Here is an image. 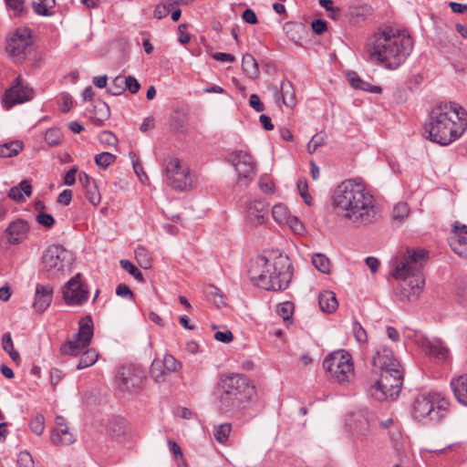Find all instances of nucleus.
<instances>
[{"instance_id": "obj_11", "label": "nucleus", "mask_w": 467, "mask_h": 467, "mask_svg": "<svg viewBox=\"0 0 467 467\" xmlns=\"http://www.w3.org/2000/svg\"><path fill=\"white\" fill-rule=\"evenodd\" d=\"M71 264L70 252L59 244L48 246L42 255V269L52 277L63 274Z\"/></svg>"}, {"instance_id": "obj_35", "label": "nucleus", "mask_w": 467, "mask_h": 467, "mask_svg": "<svg viewBox=\"0 0 467 467\" xmlns=\"http://www.w3.org/2000/svg\"><path fill=\"white\" fill-rule=\"evenodd\" d=\"M312 263L314 266L321 273L328 274L330 272L331 263L325 254H315L312 258Z\"/></svg>"}, {"instance_id": "obj_60", "label": "nucleus", "mask_w": 467, "mask_h": 467, "mask_svg": "<svg viewBox=\"0 0 467 467\" xmlns=\"http://www.w3.org/2000/svg\"><path fill=\"white\" fill-rule=\"evenodd\" d=\"M116 294L119 296L134 299V294L126 284H119L116 288Z\"/></svg>"}, {"instance_id": "obj_22", "label": "nucleus", "mask_w": 467, "mask_h": 467, "mask_svg": "<svg viewBox=\"0 0 467 467\" xmlns=\"http://www.w3.org/2000/svg\"><path fill=\"white\" fill-rule=\"evenodd\" d=\"M28 224L25 220L19 219L12 222L5 231V235L10 244H18L27 235Z\"/></svg>"}, {"instance_id": "obj_45", "label": "nucleus", "mask_w": 467, "mask_h": 467, "mask_svg": "<svg viewBox=\"0 0 467 467\" xmlns=\"http://www.w3.org/2000/svg\"><path fill=\"white\" fill-rule=\"evenodd\" d=\"M121 267L139 281L143 280L142 273L129 260L122 259L119 262Z\"/></svg>"}, {"instance_id": "obj_46", "label": "nucleus", "mask_w": 467, "mask_h": 467, "mask_svg": "<svg viewBox=\"0 0 467 467\" xmlns=\"http://www.w3.org/2000/svg\"><path fill=\"white\" fill-rule=\"evenodd\" d=\"M130 158H131L132 166H133V170H134L135 173L140 178V180L142 182H144L145 181L148 180V176H147V174L143 171V167H142V164L140 161L139 157L136 156V154L130 152Z\"/></svg>"}, {"instance_id": "obj_2", "label": "nucleus", "mask_w": 467, "mask_h": 467, "mask_svg": "<svg viewBox=\"0 0 467 467\" xmlns=\"http://www.w3.org/2000/svg\"><path fill=\"white\" fill-rule=\"evenodd\" d=\"M411 46L410 36L392 27H385L368 39L365 50L370 61L389 69H396L404 62Z\"/></svg>"}, {"instance_id": "obj_25", "label": "nucleus", "mask_w": 467, "mask_h": 467, "mask_svg": "<svg viewBox=\"0 0 467 467\" xmlns=\"http://www.w3.org/2000/svg\"><path fill=\"white\" fill-rule=\"evenodd\" d=\"M318 304L320 310L331 314L337 309L338 303L336 294L332 291H323L319 294Z\"/></svg>"}, {"instance_id": "obj_39", "label": "nucleus", "mask_w": 467, "mask_h": 467, "mask_svg": "<svg viewBox=\"0 0 467 467\" xmlns=\"http://www.w3.org/2000/svg\"><path fill=\"white\" fill-rule=\"evenodd\" d=\"M2 345L5 351H6L13 361H18L19 360V353L14 349L13 340L11 337L10 333H5L3 335L2 337Z\"/></svg>"}, {"instance_id": "obj_1", "label": "nucleus", "mask_w": 467, "mask_h": 467, "mask_svg": "<svg viewBox=\"0 0 467 467\" xmlns=\"http://www.w3.org/2000/svg\"><path fill=\"white\" fill-rule=\"evenodd\" d=\"M333 204L339 216L358 227L372 223L379 212L374 196L358 179L346 180L337 185Z\"/></svg>"}, {"instance_id": "obj_55", "label": "nucleus", "mask_w": 467, "mask_h": 467, "mask_svg": "<svg viewBox=\"0 0 467 467\" xmlns=\"http://www.w3.org/2000/svg\"><path fill=\"white\" fill-rule=\"evenodd\" d=\"M18 467H34V461L32 456L27 451H22L18 454L17 458Z\"/></svg>"}, {"instance_id": "obj_9", "label": "nucleus", "mask_w": 467, "mask_h": 467, "mask_svg": "<svg viewBox=\"0 0 467 467\" xmlns=\"http://www.w3.org/2000/svg\"><path fill=\"white\" fill-rule=\"evenodd\" d=\"M323 368L327 377L341 384L349 382L354 378L352 358L345 350H337L327 355L323 361Z\"/></svg>"}, {"instance_id": "obj_24", "label": "nucleus", "mask_w": 467, "mask_h": 467, "mask_svg": "<svg viewBox=\"0 0 467 467\" xmlns=\"http://www.w3.org/2000/svg\"><path fill=\"white\" fill-rule=\"evenodd\" d=\"M451 386L457 400L467 406V375H461L453 379Z\"/></svg>"}, {"instance_id": "obj_31", "label": "nucleus", "mask_w": 467, "mask_h": 467, "mask_svg": "<svg viewBox=\"0 0 467 467\" xmlns=\"http://www.w3.org/2000/svg\"><path fill=\"white\" fill-rule=\"evenodd\" d=\"M23 149L21 141H11L0 145V157L1 158H11L17 155Z\"/></svg>"}, {"instance_id": "obj_17", "label": "nucleus", "mask_w": 467, "mask_h": 467, "mask_svg": "<svg viewBox=\"0 0 467 467\" xmlns=\"http://www.w3.org/2000/svg\"><path fill=\"white\" fill-rule=\"evenodd\" d=\"M63 298L68 306H81L88 298V291L83 287L81 275L78 274L63 287Z\"/></svg>"}, {"instance_id": "obj_64", "label": "nucleus", "mask_w": 467, "mask_h": 467, "mask_svg": "<svg viewBox=\"0 0 467 467\" xmlns=\"http://www.w3.org/2000/svg\"><path fill=\"white\" fill-rule=\"evenodd\" d=\"M313 31L317 35H322L327 28V22L322 19H316L311 24Z\"/></svg>"}, {"instance_id": "obj_48", "label": "nucleus", "mask_w": 467, "mask_h": 467, "mask_svg": "<svg viewBox=\"0 0 467 467\" xmlns=\"http://www.w3.org/2000/svg\"><path fill=\"white\" fill-rule=\"evenodd\" d=\"M326 142L325 136L322 134H315L310 141L307 143L306 150L308 153H314L320 146Z\"/></svg>"}, {"instance_id": "obj_8", "label": "nucleus", "mask_w": 467, "mask_h": 467, "mask_svg": "<svg viewBox=\"0 0 467 467\" xmlns=\"http://www.w3.org/2000/svg\"><path fill=\"white\" fill-rule=\"evenodd\" d=\"M449 402L440 393L431 392L418 396L413 404V415L418 420L429 418L439 421L444 417Z\"/></svg>"}, {"instance_id": "obj_6", "label": "nucleus", "mask_w": 467, "mask_h": 467, "mask_svg": "<svg viewBox=\"0 0 467 467\" xmlns=\"http://www.w3.org/2000/svg\"><path fill=\"white\" fill-rule=\"evenodd\" d=\"M428 257V253L423 249L407 250V255L397 264L393 276L403 279L401 285L400 299L409 302L419 298L425 285V279L421 269Z\"/></svg>"}, {"instance_id": "obj_15", "label": "nucleus", "mask_w": 467, "mask_h": 467, "mask_svg": "<svg viewBox=\"0 0 467 467\" xmlns=\"http://www.w3.org/2000/svg\"><path fill=\"white\" fill-rule=\"evenodd\" d=\"M34 98L32 88L24 84L21 77H17L13 85L6 89L3 99L4 106L6 109H11L16 104H21L31 100Z\"/></svg>"}, {"instance_id": "obj_43", "label": "nucleus", "mask_w": 467, "mask_h": 467, "mask_svg": "<svg viewBox=\"0 0 467 467\" xmlns=\"http://www.w3.org/2000/svg\"><path fill=\"white\" fill-rule=\"evenodd\" d=\"M30 429L36 435L43 434L45 431V418L42 414H36L31 419Z\"/></svg>"}, {"instance_id": "obj_59", "label": "nucleus", "mask_w": 467, "mask_h": 467, "mask_svg": "<svg viewBox=\"0 0 467 467\" xmlns=\"http://www.w3.org/2000/svg\"><path fill=\"white\" fill-rule=\"evenodd\" d=\"M297 188H298L300 195L304 199L305 202L307 205H311L312 204V197L308 194L306 182V181H299L297 182Z\"/></svg>"}, {"instance_id": "obj_26", "label": "nucleus", "mask_w": 467, "mask_h": 467, "mask_svg": "<svg viewBox=\"0 0 467 467\" xmlns=\"http://www.w3.org/2000/svg\"><path fill=\"white\" fill-rule=\"evenodd\" d=\"M32 194V186L27 180L22 181L18 185L13 186L8 192V197L16 202H22L25 197Z\"/></svg>"}, {"instance_id": "obj_62", "label": "nucleus", "mask_w": 467, "mask_h": 467, "mask_svg": "<svg viewBox=\"0 0 467 467\" xmlns=\"http://www.w3.org/2000/svg\"><path fill=\"white\" fill-rule=\"evenodd\" d=\"M179 30V42L182 45L188 44L191 40V35L186 31L187 30V25L186 24H181L178 27Z\"/></svg>"}, {"instance_id": "obj_27", "label": "nucleus", "mask_w": 467, "mask_h": 467, "mask_svg": "<svg viewBox=\"0 0 467 467\" xmlns=\"http://www.w3.org/2000/svg\"><path fill=\"white\" fill-rule=\"evenodd\" d=\"M280 92L283 103L289 108H293L296 104L295 89L290 81L281 83Z\"/></svg>"}, {"instance_id": "obj_63", "label": "nucleus", "mask_w": 467, "mask_h": 467, "mask_svg": "<svg viewBox=\"0 0 467 467\" xmlns=\"http://www.w3.org/2000/svg\"><path fill=\"white\" fill-rule=\"evenodd\" d=\"M214 338L223 343H229L234 339V335L230 330L218 331L214 334Z\"/></svg>"}, {"instance_id": "obj_7", "label": "nucleus", "mask_w": 467, "mask_h": 467, "mask_svg": "<svg viewBox=\"0 0 467 467\" xmlns=\"http://www.w3.org/2000/svg\"><path fill=\"white\" fill-rule=\"evenodd\" d=\"M249 383L240 374L221 376L217 384L218 409L222 412H229L245 400L248 397Z\"/></svg>"}, {"instance_id": "obj_19", "label": "nucleus", "mask_w": 467, "mask_h": 467, "mask_svg": "<svg viewBox=\"0 0 467 467\" xmlns=\"http://www.w3.org/2000/svg\"><path fill=\"white\" fill-rule=\"evenodd\" d=\"M372 422L373 417L368 413L355 412L349 416L347 424L354 436L355 441L363 442L366 440Z\"/></svg>"}, {"instance_id": "obj_30", "label": "nucleus", "mask_w": 467, "mask_h": 467, "mask_svg": "<svg viewBox=\"0 0 467 467\" xmlns=\"http://www.w3.org/2000/svg\"><path fill=\"white\" fill-rule=\"evenodd\" d=\"M168 374L169 373L161 362V359H154L152 361L150 368V376L155 382H164Z\"/></svg>"}, {"instance_id": "obj_61", "label": "nucleus", "mask_w": 467, "mask_h": 467, "mask_svg": "<svg viewBox=\"0 0 467 467\" xmlns=\"http://www.w3.org/2000/svg\"><path fill=\"white\" fill-rule=\"evenodd\" d=\"M249 105L257 112L265 110V105L256 94H252L249 99Z\"/></svg>"}, {"instance_id": "obj_38", "label": "nucleus", "mask_w": 467, "mask_h": 467, "mask_svg": "<svg viewBox=\"0 0 467 467\" xmlns=\"http://www.w3.org/2000/svg\"><path fill=\"white\" fill-rule=\"evenodd\" d=\"M232 431V425L230 423H223L214 428L213 436L215 440L221 443L225 442Z\"/></svg>"}, {"instance_id": "obj_34", "label": "nucleus", "mask_w": 467, "mask_h": 467, "mask_svg": "<svg viewBox=\"0 0 467 467\" xmlns=\"http://www.w3.org/2000/svg\"><path fill=\"white\" fill-rule=\"evenodd\" d=\"M98 357L99 355L95 349H87L86 351L83 352L78 362V365L77 366V368L82 369L92 366L98 360Z\"/></svg>"}, {"instance_id": "obj_21", "label": "nucleus", "mask_w": 467, "mask_h": 467, "mask_svg": "<svg viewBox=\"0 0 467 467\" xmlns=\"http://www.w3.org/2000/svg\"><path fill=\"white\" fill-rule=\"evenodd\" d=\"M54 288L51 285L36 284L32 307L38 314L44 313L51 305Z\"/></svg>"}, {"instance_id": "obj_56", "label": "nucleus", "mask_w": 467, "mask_h": 467, "mask_svg": "<svg viewBox=\"0 0 467 467\" xmlns=\"http://www.w3.org/2000/svg\"><path fill=\"white\" fill-rule=\"evenodd\" d=\"M208 295L217 306L224 305V300L219 288L211 285Z\"/></svg>"}, {"instance_id": "obj_51", "label": "nucleus", "mask_w": 467, "mask_h": 467, "mask_svg": "<svg viewBox=\"0 0 467 467\" xmlns=\"http://www.w3.org/2000/svg\"><path fill=\"white\" fill-rule=\"evenodd\" d=\"M85 191L87 199L93 205H98L100 202V194L96 184L91 185L88 188H86Z\"/></svg>"}, {"instance_id": "obj_52", "label": "nucleus", "mask_w": 467, "mask_h": 467, "mask_svg": "<svg viewBox=\"0 0 467 467\" xmlns=\"http://www.w3.org/2000/svg\"><path fill=\"white\" fill-rule=\"evenodd\" d=\"M353 334L357 339V341L360 343L367 342L368 336L366 330L357 321H354L352 324Z\"/></svg>"}, {"instance_id": "obj_10", "label": "nucleus", "mask_w": 467, "mask_h": 467, "mask_svg": "<svg viewBox=\"0 0 467 467\" xmlns=\"http://www.w3.org/2000/svg\"><path fill=\"white\" fill-rule=\"evenodd\" d=\"M78 325V332L60 346L59 352L62 356L77 357L90 345L94 334L91 317H82Z\"/></svg>"}, {"instance_id": "obj_23", "label": "nucleus", "mask_w": 467, "mask_h": 467, "mask_svg": "<svg viewBox=\"0 0 467 467\" xmlns=\"http://www.w3.org/2000/svg\"><path fill=\"white\" fill-rule=\"evenodd\" d=\"M421 348L426 355L439 360H445L448 356V349L439 338H424L421 342Z\"/></svg>"}, {"instance_id": "obj_58", "label": "nucleus", "mask_w": 467, "mask_h": 467, "mask_svg": "<svg viewBox=\"0 0 467 467\" xmlns=\"http://www.w3.org/2000/svg\"><path fill=\"white\" fill-rule=\"evenodd\" d=\"M7 6L12 9L15 15L20 16L24 12V0H5Z\"/></svg>"}, {"instance_id": "obj_4", "label": "nucleus", "mask_w": 467, "mask_h": 467, "mask_svg": "<svg viewBox=\"0 0 467 467\" xmlns=\"http://www.w3.org/2000/svg\"><path fill=\"white\" fill-rule=\"evenodd\" d=\"M249 276L260 288L268 291H282L292 280V264L287 256L279 255L270 260L258 255L251 260Z\"/></svg>"}, {"instance_id": "obj_53", "label": "nucleus", "mask_w": 467, "mask_h": 467, "mask_svg": "<svg viewBox=\"0 0 467 467\" xmlns=\"http://www.w3.org/2000/svg\"><path fill=\"white\" fill-rule=\"evenodd\" d=\"M285 223L288 224L290 229L296 234H301L305 232V226L297 217L290 216Z\"/></svg>"}, {"instance_id": "obj_33", "label": "nucleus", "mask_w": 467, "mask_h": 467, "mask_svg": "<svg viewBox=\"0 0 467 467\" xmlns=\"http://www.w3.org/2000/svg\"><path fill=\"white\" fill-rule=\"evenodd\" d=\"M272 217L277 223L285 224L289 220V211L282 203L275 204L272 209Z\"/></svg>"}, {"instance_id": "obj_18", "label": "nucleus", "mask_w": 467, "mask_h": 467, "mask_svg": "<svg viewBox=\"0 0 467 467\" xmlns=\"http://www.w3.org/2000/svg\"><path fill=\"white\" fill-rule=\"evenodd\" d=\"M269 205L262 199L247 202L245 206L244 222L251 227L265 224L268 220Z\"/></svg>"}, {"instance_id": "obj_14", "label": "nucleus", "mask_w": 467, "mask_h": 467, "mask_svg": "<svg viewBox=\"0 0 467 467\" xmlns=\"http://www.w3.org/2000/svg\"><path fill=\"white\" fill-rule=\"evenodd\" d=\"M230 161L238 174L237 183L246 187L255 174V163L252 155L246 151H238L230 155Z\"/></svg>"}, {"instance_id": "obj_54", "label": "nucleus", "mask_w": 467, "mask_h": 467, "mask_svg": "<svg viewBox=\"0 0 467 467\" xmlns=\"http://www.w3.org/2000/svg\"><path fill=\"white\" fill-rule=\"evenodd\" d=\"M125 81V90L129 89V91L132 94H136L140 88V84L133 76L124 77Z\"/></svg>"}, {"instance_id": "obj_20", "label": "nucleus", "mask_w": 467, "mask_h": 467, "mask_svg": "<svg viewBox=\"0 0 467 467\" xmlns=\"http://www.w3.org/2000/svg\"><path fill=\"white\" fill-rule=\"evenodd\" d=\"M50 441L56 446H68L75 442V436L70 431L64 417H56L55 427L50 434Z\"/></svg>"}, {"instance_id": "obj_40", "label": "nucleus", "mask_w": 467, "mask_h": 467, "mask_svg": "<svg viewBox=\"0 0 467 467\" xmlns=\"http://www.w3.org/2000/svg\"><path fill=\"white\" fill-rule=\"evenodd\" d=\"M115 161H116V156L114 154H112L110 152H107V151L97 154L95 157L96 164L102 169L108 168Z\"/></svg>"}, {"instance_id": "obj_16", "label": "nucleus", "mask_w": 467, "mask_h": 467, "mask_svg": "<svg viewBox=\"0 0 467 467\" xmlns=\"http://www.w3.org/2000/svg\"><path fill=\"white\" fill-rule=\"evenodd\" d=\"M31 43L30 31L26 28H18L6 39L5 50L12 57L22 59Z\"/></svg>"}, {"instance_id": "obj_49", "label": "nucleus", "mask_w": 467, "mask_h": 467, "mask_svg": "<svg viewBox=\"0 0 467 467\" xmlns=\"http://www.w3.org/2000/svg\"><path fill=\"white\" fill-rule=\"evenodd\" d=\"M99 140L102 144L109 147H116L118 143V138L109 130H103L99 135Z\"/></svg>"}, {"instance_id": "obj_28", "label": "nucleus", "mask_w": 467, "mask_h": 467, "mask_svg": "<svg viewBox=\"0 0 467 467\" xmlns=\"http://www.w3.org/2000/svg\"><path fill=\"white\" fill-rule=\"evenodd\" d=\"M242 67L244 72L250 78H254L259 74L258 64L251 54H245L242 59Z\"/></svg>"}, {"instance_id": "obj_12", "label": "nucleus", "mask_w": 467, "mask_h": 467, "mask_svg": "<svg viewBox=\"0 0 467 467\" xmlns=\"http://www.w3.org/2000/svg\"><path fill=\"white\" fill-rule=\"evenodd\" d=\"M165 174L168 185L176 191L185 192L195 188V182L189 167L182 164L177 158H172L167 161Z\"/></svg>"}, {"instance_id": "obj_29", "label": "nucleus", "mask_w": 467, "mask_h": 467, "mask_svg": "<svg viewBox=\"0 0 467 467\" xmlns=\"http://www.w3.org/2000/svg\"><path fill=\"white\" fill-rule=\"evenodd\" d=\"M450 245L452 251L459 256L467 258V236L453 235L450 238Z\"/></svg>"}, {"instance_id": "obj_57", "label": "nucleus", "mask_w": 467, "mask_h": 467, "mask_svg": "<svg viewBox=\"0 0 467 467\" xmlns=\"http://www.w3.org/2000/svg\"><path fill=\"white\" fill-rule=\"evenodd\" d=\"M36 218V222L39 224H41L47 228H51L55 223V219L49 213H41L37 214Z\"/></svg>"}, {"instance_id": "obj_13", "label": "nucleus", "mask_w": 467, "mask_h": 467, "mask_svg": "<svg viewBox=\"0 0 467 467\" xmlns=\"http://www.w3.org/2000/svg\"><path fill=\"white\" fill-rule=\"evenodd\" d=\"M116 379L122 390L136 392L140 389L146 379V374L140 366H122L118 371Z\"/></svg>"}, {"instance_id": "obj_41", "label": "nucleus", "mask_w": 467, "mask_h": 467, "mask_svg": "<svg viewBox=\"0 0 467 467\" xmlns=\"http://www.w3.org/2000/svg\"><path fill=\"white\" fill-rule=\"evenodd\" d=\"M124 91H125L124 77L118 76L112 80L110 87L108 88V92L113 96H119V95L123 94Z\"/></svg>"}, {"instance_id": "obj_47", "label": "nucleus", "mask_w": 467, "mask_h": 467, "mask_svg": "<svg viewBox=\"0 0 467 467\" xmlns=\"http://www.w3.org/2000/svg\"><path fill=\"white\" fill-rule=\"evenodd\" d=\"M161 362L163 364L168 373L177 371L181 368L180 362L170 354L165 355Z\"/></svg>"}, {"instance_id": "obj_36", "label": "nucleus", "mask_w": 467, "mask_h": 467, "mask_svg": "<svg viewBox=\"0 0 467 467\" xmlns=\"http://www.w3.org/2000/svg\"><path fill=\"white\" fill-rule=\"evenodd\" d=\"M135 257L140 267L144 269L151 267V258L144 247L140 246L135 250Z\"/></svg>"}, {"instance_id": "obj_42", "label": "nucleus", "mask_w": 467, "mask_h": 467, "mask_svg": "<svg viewBox=\"0 0 467 467\" xmlns=\"http://www.w3.org/2000/svg\"><path fill=\"white\" fill-rule=\"evenodd\" d=\"M61 131L56 128L48 129L45 134V140L50 147L58 145L61 141Z\"/></svg>"}, {"instance_id": "obj_37", "label": "nucleus", "mask_w": 467, "mask_h": 467, "mask_svg": "<svg viewBox=\"0 0 467 467\" xmlns=\"http://www.w3.org/2000/svg\"><path fill=\"white\" fill-rule=\"evenodd\" d=\"M55 5V0H38L33 3L34 11L40 16H50L49 12Z\"/></svg>"}, {"instance_id": "obj_44", "label": "nucleus", "mask_w": 467, "mask_h": 467, "mask_svg": "<svg viewBox=\"0 0 467 467\" xmlns=\"http://www.w3.org/2000/svg\"><path fill=\"white\" fill-rule=\"evenodd\" d=\"M410 213V208L407 203L400 202L395 205L392 212V217L394 220L398 222H402L405 217L408 216Z\"/></svg>"}, {"instance_id": "obj_3", "label": "nucleus", "mask_w": 467, "mask_h": 467, "mask_svg": "<svg viewBox=\"0 0 467 467\" xmlns=\"http://www.w3.org/2000/svg\"><path fill=\"white\" fill-rule=\"evenodd\" d=\"M467 128V111L455 102L435 106L424 124L426 138L441 145H448L460 138Z\"/></svg>"}, {"instance_id": "obj_32", "label": "nucleus", "mask_w": 467, "mask_h": 467, "mask_svg": "<svg viewBox=\"0 0 467 467\" xmlns=\"http://www.w3.org/2000/svg\"><path fill=\"white\" fill-rule=\"evenodd\" d=\"M294 304L290 301H285L278 306L277 314L283 318L286 327L293 323Z\"/></svg>"}, {"instance_id": "obj_5", "label": "nucleus", "mask_w": 467, "mask_h": 467, "mask_svg": "<svg viewBox=\"0 0 467 467\" xmlns=\"http://www.w3.org/2000/svg\"><path fill=\"white\" fill-rule=\"evenodd\" d=\"M372 372L379 377L372 386V396L379 400L396 399L401 390L403 373L389 348L380 347L376 350Z\"/></svg>"}, {"instance_id": "obj_50", "label": "nucleus", "mask_w": 467, "mask_h": 467, "mask_svg": "<svg viewBox=\"0 0 467 467\" xmlns=\"http://www.w3.org/2000/svg\"><path fill=\"white\" fill-rule=\"evenodd\" d=\"M172 5L173 4L171 2H165L163 4L158 5L154 10V17L157 19L166 17L171 11Z\"/></svg>"}]
</instances>
